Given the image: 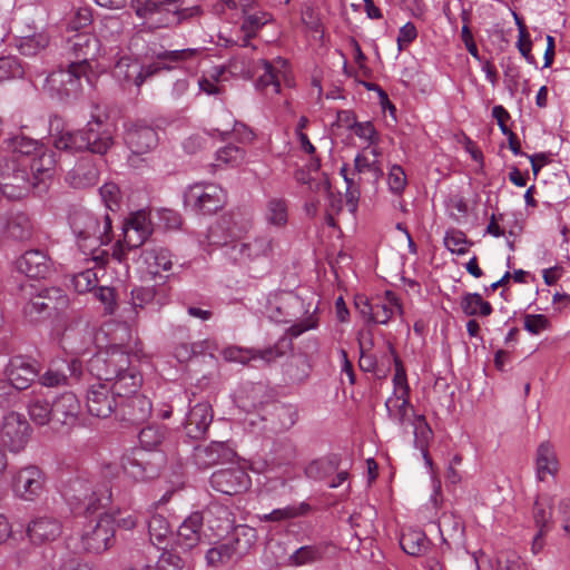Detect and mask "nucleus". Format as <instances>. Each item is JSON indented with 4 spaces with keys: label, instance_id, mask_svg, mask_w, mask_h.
Listing matches in <instances>:
<instances>
[{
    "label": "nucleus",
    "instance_id": "obj_13",
    "mask_svg": "<svg viewBox=\"0 0 570 570\" xmlns=\"http://www.w3.org/2000/svg\"><path fill=\"white\" fill-rule=\"evenodd\" d=\"M226 73L233 77H249L250 67L247 62L234 59L227 66H214L203 70L198 79L199 91L206 95H217L220 92L222 83L228 80Z\"/></svg>",
    "mask_w": 570,
    "mask_h": 570
},
{
    "label": "nucleus",
    "instance_id": "obj_26",
    "mask_svg": "<svg viewBox=\"0 0 570 570\" xmlns=\"http://www.w3.org/2000/svg\"><path fill=\"white\" fill-rule=\"evenodd\" d=\"M213 421L212 406L208 402L197 403L189 411L186 421V433L194 439L200 438Z\"/></svg>",
    "mask_w": 570,
    "mask_h": 570
},
{
    "label": "nucleus",
    "instance_id": "obj_11",
    "mask_svg": "<svg viewBox=\"0 0 570 570\" xmlns=\"http://www.w3.org/2000/svg\"><path fill=\"white\" fill-rule=\"evenodd\" d=\"M224 6L228 9H240L244 13V21L240 27L242 37L233 38V37H220L224 39L226 45H236L240 47H247L249 39L254 37L257 31L265 26L271 17L266 12L255 11L253 13L248 12V9L252 7L254 0H219Z\"/></svg>",
    "mask_w": 570,
    "mask_h": 570
},
{
    "label": "nucleus",
    "instance_id": "obj_8",
    "mask_svg": "<svg viewBox=\"0 0 570 570\" xmlns=\"http://www.w3.org/2000/svg\"><path fill=\"white\" fill-rule=\"evenodd\" d=\"M92 86L90 65L86 61L70 63L68 69L53 71L46 80L48 88L65 97H77L82 91V82Z\"/></svg>",
    "mask_w": 570,
    "mask_h": 570
},
{
    "label": "nucleus",
    "instance_id": "obj_35",
    "mask_svg": "<svg viewBox=\"0 0 570 570\" xmlns=\"http://www.w3.org/2000/svg\"><path fill=\"white\" fill-rule=\"evenodd\" d=\"M341 464L338 454H328L311 461L304 469L306 478L315 481H321L334 472H336Z\"/></svg>",
    "mask_w": 570,
    "mask_h": 570
},
{
    "label": "nucleus",
    "instance_id": "obj_58",
    "mask_svg": "<svg viewBox=\"0 0 570 570\" xmlns=\"http://www.w3.org/2000/svg\"><path fill=\"white\" fill-rule=\"evenodd\" d=\"M284 306L285 301L283 292H276L271 294L267 298L266 304L267 316L276 323L283 322Z\"/></svg>",
    "mask_w": 570,
    "mask_h": 570
},
{
    "label": "nucleus",
    "instance_id": "obj_63",
    "mask_svg": "<svg viewBox=\"0 0 570 570\" xmlns=\"http://www.w3.org/2000/svg\"><path fill=\"white\" fill-rule=\"evenodd\" d=\"M92 21V13L90 8L81 7L78 8L67 24V31L78 32L80 29L89 26Z\"/></svg>",
    "mask_w": 570,
    "mask_h": 570
},
{
    "label": "nucleus",
    "instance_id": "obj_20",
    "mask_svg": "<svg viewBox=\"0 0 570 570\" xmlns=\"http://www.w3.org/2000/svg\"><path fill=\"white\" fill-rule=\"evenodd\" d=\"M56 165L57 159L53 151L42 148L41 151L36 154L29 163L32 186L39 187L40 185H47L56 174Z\"/></svg>",
    "mask_w": 570,
    "mask_h": 570
},
{
    "label": "nucleus",
    "instance_id": "obj_38",
    "mask_svg": "<svg viewBox=\"0 0 570 570\" xmlns=\"http://www.w3.org/2000/svg\"><path fill=\"white\" fill-rule=\"evenodd\" d=\"M140 69L138 60L131 56H121L114 66L112 76L122 85H136V76Z\"/></svg>",
    "mask_w": 570,
    "mask_h": 570
},
{
    "label": "nucleus",
    "instance_id": "obj_62",
    "mask_svg": "<svg viewBox=\"0 0 570 570\" xmlns=\"http://www.w3.org/2000/svg\"><path fill=\"white\" fill-rule=\"evenodd\" d=\"M155 298V291L153 287H136L131 291V305L135 309V314L138 309L145 308L147 305L153 303Z\"/></svg>",
    "mask_w": 570,
    "mask_h": 570
},
{
    "label": "nucleus",
    "instance_id": "obj_48",
    "mask_svg": "<svg viewBox=\"0 0 570 570\" xmlns=\"http://www.w3.org/2000/svg\"><path fill=\"white\" fill-rule=\"evenodd\" d=\"M264 563L271 568L283 566L285 561V546L274 538H271L264 549Z\"/></svg>",
    "mask_w": 570,
    "mask_h": 570
},
{
    "label": "nucleus",
    "instance_id": "obj_41",
    "mask_svg": "<svg viewBox=\"0 0 570 570\" xmlns=\"http://www.w3.org/2000/svg\"><path fill=\"white\" fill-rule=\"evenodd\" d=\"M324 549L321 546H303L287 558V567L308 566L322 560Z\"/></svg>",
    "mask_w": 570,
    "mask_h": 570
},
{
    "label": "nucleus",
    "instance_id": "obj_15",
    "mask_svg": "<svg viewBox=\"0 0 570 570\" xmlns=\"http://www.w3.org/2000/svg\"><path fill=\"white\" fill-rule=\"evenodd\" d=\"M30 434V425L22 414L10 412L3 416L0 438L9 451H22L29 442Z\"/></svg>",
    "mask_w": 570,
    "mask_h": 570
},
{
    "label": "nucleus",
    "instance_id": "obj_45",
    "mask_svg": "<svg viewBox=\"0 0 570 570\" xmlns=\"http://www.w3.org/2000/svg\"><path fill=\"white\" fill-rule=\"evenodd\" d=\"M294 138L297 144V149L308 156L306 167L311 171H318L321 168V159L317 156L316 148L311 142L308 135L305 131L294 132Z\"/></svg>",
    "mask_w": 570,
    "mask_h": 570
},
{
    "label": "nucleus",
    "instance_id": "obj_31",
    "mask_svg": "<svg viewBox=\"0 0 570 570\" xmlns=\"http://www.w3.org/2000/svg\"><path fill=\"white\" fill-rule=\"evenodd\" d=\"M142 263L146 273L151 277H161L163 272H168L173 267L171 255L168 249L163 247H153L142 253Z\"/></svg>",
    "mask_w": 570,
    "mask_h": 570
},
{
    "label": "nucleus",
    "instance_id": "obj_49",
    "mask_svg": "<svg viewBox=\"0 0 570 570\" xmlns=\"http://www.w3.org/2000/svg\"><path fill=\"white\" fill-rule=\"evenodd\" d=\"M234 552L235 549L229 543L215 546L206 552L207 566L212 568L223 567L232 559Z\"/></svg>",
    "mask_w": 570,
    "mask_h": 570
},
{
    "label": "nucleus",
    "instance_id": "obj_28",
    "mask_svg": "<svg viewBox=\"0 0 570 570\" xmlns=\"http://www.w3.org/2000/svg\"><path fill=\"white\" fill-rule=\"evenodd\" d=\"M559 471V461L554 446L549 441L541 442L535 453V472L539 481L548 475L556 476Z\"/></svg>",
    "mask_w": 570,
    "mask_h": 570
},
{
    "label": "nucleus",
    "instance_id": "obj_7",
    "mask_svg": "<svg viewBox=\"0 0 570 570\" xmlns=\"http://www.w3.org/2000/svg\"><path fill=\"white\" fill-rule=\"evenodd\" d=\"M289 306L297 320L287 328V335L297 337L304 332L318 326V299L311 288L301 287L291 293Z\"/></svg>",
    "mask_w": 570,
    "mask_h": 570
},
{
    "label": "nucleus",
    "instance_id": "obj_34",
    "mask_svg": "<svg viewBox=\"0 0 570 570\" xmlns=\"http://www.w3.org/2000/svg\"><path fill=\"white\" fill-rule=\"evenodd\" d=\"M402 306L396 295L387 291L383 299L373 305L368 322L375 324H387L395 313L402 314Z\"/></svg>",
    "mask_w": 570,
    "mask_h": 570
},
{
    "label": "nucleus",
    "instance_id": "obj_4",
    "mask_svg": "<svg viewBox=\"0 0 570 570\" xmlns=\"http://www.w3.org/2000/svg\"><path fill=\"white\" fill-rule=\"evenodd\" d=\"M131 7L149 30L177 26L202 13L199 6L185 7L181 0H131Z\"/></svg>",
    "mask_w": 570,
    "mask_h": 570
},
{
    "label": "nucleus",
    "instance_id": "obj_24",
    "mask_svg": "<svg viewBox=\"0 0 570 570\" xmlns=\"http://www.w3.org/2000/svg\"><path fill=\"white\" fill-rule=\"evenodd\" d=\"M283 78L284 73L276 66L263 61L255 88L267 99H274L281 94Z\"/></svg>",
    "mask_w": 570,
    "mask_h": 570
},
{
    "label": "nucleus",
    "instance_id": "obj_30",
    "mask_svg": "<svg viewBox=\"0 0 570 570\" xmlns=\"http://www.w3.org/2000/svg\"><path fill=\"white\" fill-rule=\"evenodd\" d=\"M203 515L200 513L190 514L178 528L177 544L190 550L202 541Z\"/></svg>",
    "mask_w": 570,
    "mask_h": 570
},
{
    "label": "nucleus",
    "instance_id": "obj_50",
    "mask_svg": "<svg viewBox=\"0 0 570 570\" xmlns=\"http://www.w3.org/2000/svg\"><path fill=\"white\" fill-rule=\"evenodd\" d=\"M367 343L365 340V334L360 333L358 345H360V360L358 366L364 372H373L376 368V358L374 355L367 353L368 350L373 346L372 334L368 332L367 334Z\"/></svg>",
    "mask_w": 570,
    "mask_h": 570
},
{
    "label": "nucleus",
    "instance_id": "obj_56",
    "mask_svg": "<svg viewBox=\"0 0 570 570\" xmlns=\"http://www.w3.org/2000/svg\"><path fill=\"white\" fill-rule=\"evenodd\" d=\"M125 225L140 233L142 236H149L153 232L150 218L144 210L132 213L126 219Z\"/></svg>",
    "mask_w": 570,
    "mask_h": 570
},
{
    "label": "nucleus",
    "instance_id": "obj_10",
    "mask_svg": "<svg viewBox=\"0 0 570 570\" xmlns=\"http://www.w3.org/2000/svg\"><path fill=\"white\" fill-rule=\"evenodd\" d=\"M185 205L205 214L214 213L226 203L225 190L215 183L191 184L184 193Z\"/></svg>",
    "mask_w": 570,
    "mask_h": 570
},
{
    "label": "nucleus",
    "instance_id": "obj_42",
    "mask_svg": "<svg viewBox=\"0 0 570 570\" xmlns=\"http://www.w3.org/2000/svg\"><path fill=\"white\" fill-rule=\"evenodd\" d=\"M460 306L468 316H489L492 313V306L484 301L478 293H466L462 296Z\"/></svg>",
    "mask_w": 570,
    "mask_h": 570
},
{
    "label": "nucleus",
    "instance_id": "obj_16",
    "mask_svg": "<svg viewBox=\"0 0 570 570\" xmlns=\"http://www.w3.org/2000/svg\"><path fill=\"white\" fill-rule=\"evenodd\" d=\"M199 55L198 49H183L164 51L157 55V61L148 66H141L136 76V87L140 88L147 78L154 76L159 70L171 69L188 60L195 59Z\"/></svg>",
    "mask_w": 570,
    "mask_h": 570
},
{
    "label": "nucleus",
    "instance_id": "obj_36",
    "mask_svg": "<svg viewBox=\"0 0 570 570\" xmlns=\"http://www.w3.org/2000/svg\"><path fill=\"white\" fill-rule=\"evenodd\" d=\"M400 544L405 553L420 557L428 551L430 541L423 531L410 529L402 533Z\"/></svg>",
    "mask_w": 570,
    "mask_h": 570
},
{
    "label": "nucleus",
    "instance_id": "obj_57",
    "mask_svg": "<svg viewBox=\"0 0 570 570\" xmlns=\"http://www.w3.org/2000/svg\"><path fill=\"white\" fill-rule=\"evenodd\" d=\"M22 75L23 68L16 57L0 58V82L13 78H19Z\"/></svg>",
    "mask_w": 570,
    "mask_h": 570
},
{
    "label": "nucleus",
    "instance_id": "obj_59",
    "mask_svg": "<svg viewBox=\"0 0 570 570\" xmlns=\"http://www.w3.org/2000/svg\"><path fill=\"white\" fill-rule=\"evenodd\" d=\"M497 570H528L527 563L515 551H504L498 556Z\"/></svg>",
    "mask_w": 570,
    "mask_h": 570
},
{
    "label": "nucleus",
    "instance_id": "obj_60",
    "mask_svg": "<svg viewBox=\"0 0 570 570\" xmlns=\"http://www.w3.org/2000/svg\"><path fill=\"white\" fill-rule=\"evenodd\" d=\"M224 450L223 443H213L208 446L197 450L196 458L200 465L209 466L220 459V452Z\"/></svg>",
    "mask_w": 570,
    "mask_h": 570
},
{
    "label": "nucleus",
    "instance_id": "obj_51",
    "mask_svg": "<svg viewBox=\"0 0 570 570\" xmlns=\"http://www.w3.org/2000/svg\"><path fill=\"white\" fill-rule=\"evenodd\" d=\"M390 351L393 356L394 365H395V374L393 377L394 395H409L410 387L407 384L405 368L402 364L401 358L399 357V355L396 354V352L392 345H390Z\"/></svg>",
    "mask_w": 570,
    "mask_h": 570
},
{
    "label": "nucleus",
    "instance_id": "obj_64",
    "mask_svg": "<svg viewBox=\"0 0 570 570\" xmlns=\"http://www.w3.org/2000/svg\"><path fill=\"white\" fill-rule=\"evenodd\" d=\"M100 196L105 206L115 212L119 208L120 190L114 183H107L100 188Z\"/></svg>",
    "mask_w": 570,
    "mask_h": 570
},
{
    "label": "nucleus",
    "instance_id": "obj_25",
    "mask_svg": "<svg viewBox=\"0 0 570 570\" xmlns=\"http://www.w3.org/2000/svg\"><path fill=\"white\" fill-rule=\"evenodd\" d=\"M53 422L72 426L78 421L80 402L73 393H63L52 404Z\"/></svg>",
    "mask_w": 570,
    "mask_h": 570
},
{
    "label": "nucleus",
    "instance_id": "obj_21",
    "mask_svg": "<svg viewBox=\"0 0 570 570\" xmlns=\"http://www.w3.org/2000/svg\"><path fill=\"white\" fill-rule=\"evenodd\" d=\"M37 375L36 365L21 356L11 358L6 368V376L16 390L29 387Z\"/></svg>",
    "mask_w": 570,
    "mask_h": 570
},
{
    "label": "nucleus",
    "instance_id": "obj_33",
    "mask_svg": "<svg viewBox=\"0 0 570 570\" xmlns=\"http://www.w3.org/2000/svg\"><path fill=\"white\" fill-rule=\"evenodd\" d=\"M66 180L75 188L94 186L98 180V169L90 158H83L67 174Z\"/></svg>",
    "mask_w": 570,
    "mask_h": 570
},
{
    "label": "nucleus",
    "instance_id": "obj_43",
    "mask_svg": "<svg viewBox=\"0 0 570 570\" xmlns=\"http://www.w3.org/2000/svg\"><path fill=\"white\" fill-rule=\"evenodd\" d=\"M389 417L399 425H404L409 417L410 400L409 395H394L385 402Z\"/></svg>",
    "mask_w": 570,
    "mask_h": 570
},
{
    "label": "nucleus",
    "instance_id": "obj_55",
    "mask_svg": "<svg viewBox=\"0 0 570 570\" xmlns=\"http://www.w3.org/2000/svg\"><path fill=\"white\" fill-rule=\"evenodd\" d=\"M445 247L458 255L465 254L472 243L468 240L464 233L461 230L452 229L446 233L444 237Z\"/></svg>",
    "mask_w": 570,
    "mask_h": 570
},
{
    "label": "nucleus",
    "instance_id": "obj_5",
    "mask_svg": "<svg viewBox=\"0 0 570 570\" xmlns=\"http://www.w3.org/2000/svg\"><path fill=\"white\" fill-rule=\"evenodd\" d=\"M111 226L109 215L98 217L87 210H76L70 216V227L85 254H92L111 240Z\"/></svg>",
    "mask_w": 570,
    "mask_h": 570
},
{
    "label": "nucleus",
    "instance_id": "obj_18",
    "mask_svg": "<svg viewBox=\"0 0 570 570\" xmlns=\"http://www.w3.org/2000/svg\"><path fill=\"white\" fill-rule=\"evenodd\" d=\"M212 487L224 494L234 495L248 489L250 479L240 466L215 471L210 476Z\"/></svg>",
    "mask_w": 570,
    "mask_h": 570
},
{
    "label": "nucleus",
    "instance_id": "obj_27",
    "mask_svg": "<svg viewBox=\"0 0 570 570\" xmlns=\"http://www.w3.org/2000/svg\"><path fill=\"white\" fill-rule=\"evenodd\" d=\"M68 49L79 59L86 61L97 58L100 51L99 39L89 32H77L68 39Z\"/></svg>",
    "mask_w": 570,
    "mask_h": 570
},
{
    "label": "nucleus",
    "instance_id": "obj_19",
    "mask_svg": "<svg viewBox=\"0 0 570 570\" xmlns=\"http://www.w3.org/2000/svg\"><path fill=\"white\" fill-rule=\"evenodd\" d=\"M125 141L134 154L142 155L157 146L158 137L151 127L142 124H132L126 131Z\"/></svg>",
    "mask_w": 570,
    "mask_h": 570
},
{
    "label": "nucleus",
    "instance_id": "obj_23",
    "mask_svg": "<svg viewBox=\"0 0 570 570\" xmlns=\"http://www.w3.org/2000/svg\"><path fill=\"white\" fill-rule=\"evenodd\" d=\"M17 268L30 278H46L51 273V263L41 250H28L18 261Z\"/></svg>",
    "mask_w": 570,
    "mask_h": 570
},
{
    "label": "nucleus",
    "instance_id": "obj_54",
    "mask_svg": "<svg viewBox=\"0 0 570 570\" xmlns=\"http://www.w3.org/2000/svg\"><path fill=\"white\" fill-rule=\"evenodd\" d=\"M71 282L76 292L80 294L87 293L96 287L98 283V273L92 268H88L75 274Z\"/></svg>",
    "mask_w": 570,
    "mask_h": 570
},
{
    "label": "nucleus",
    "instance_id": "obj_46",
    "mask_svg": "<svg viewBox=\"0 0 570 570\" xmlns=\"http://www.w3.org/2000/svg\"><path fill=\"white\" fill-rule=\"evenodd\" d=\"M8 148L14 155L19 154L21 156H30L38 154L45 147L37 140L28 138L23 135H17L8 140Z\"/></svg>",
    "mask_w": 570,
    "mask_h": 570
},
{
    "label": "nucleus",
    "instance_id": "obj_14",
    "mask_svg": "<svg viewBox=\"0 0 570 570\" xmlns=\"http://www.w3.org/2000/svg\"><path fill=\"white\" fill-rule=\"evenodd\" d=\"M43 484L45 475L41 470L29 465L21 468L12 475L11 490L20 500L32 502L42 494Z\"/></svg>",
    "mask_w": 570,
    "mask_h": 570
},
{
    "label": "nucleus",
    "instance_id": "obj_22",
    "mask_svg": "<svg viewBox=\"0 0 570 570\" xmlns=\"http://www.w3.org/2000/svg\"><path fill=\"white\" fill-rule=\"evenodd\" d=\"M61 532V522L51 515L37 517L30 521L27 528L30 540L36 543L53 541Z\"/></svg>",
    "mask_w": 570,
    "mask_h": 570
},
{
    "label": "nucleus",
    "instance_id": "obj_40",
    "mask_svg": "<svg viewBox=\"0 0 570 570\" xmlns=\"http://www.w3.org/2000/svg\"><path fill=\"white\" fill-rule=\"evenodd\" d=\"M49 45V36L46 31L23 33L17 38V48L24 56H35Z\"/></svg>",
    "mask_w": 570,
    "mask_h": 570
},
{
    "label": "nucleus",
    "instance_id": "obj_37",
    "mask_svg": "<svg viewBox=\"0 0 570 570\" xmlns=\"http://www.w3.org/2000/svg\"><path fill=\"white\" fill-rule=\"evenodd\" d=\"M149 236H142L140 233L132 230V228L122 226V239H119L112 249V257L119 263L126 258L127 252L139 247L145 243Z\"/></svg>",
    "mask_w": 570,
    "mask_h": 570
},
{
    "label": "nucleus",
    "instance_id": "obj_17",
    "mask_svg": "<svg viewBox=\"0 0 570 570\" xmlns=\"http://www.w3.org/2000/svg\"><path fill=\"white\" fill-rule=\"evenodd\" d=\"M121 402L111 391V385L100 380L87 392L88 412L97 417H108Z\"/></svg>",
    "mask_w": 570,
    "mask_h": 570
},
{
    "label": "nucleus",
    "instance_id": "obj_12",
    "mask_svg": "<svg viewBox=\"0 0 570 570\" xmlns=\"http://www.w3.org/2000/svg\"><path fill=\"white\" fill-rule=\"evenodd\" d=\"M26 164L20 160H7L0 166V191L9 199L23 197L32 186Z\"/></svg>",
    "mask_w": 570,
    "mask_h": 570
},
{
    "label": "nucleus",
    "instance_id": "obj_32",
    "mask_svg": "<svg viewBox=\"0 0 570 570\" xmlns=\"http://www.w3.org/2000/svg\"><path fill=\"white\" fill-rule=\"evenodd\" d=\"M283 351L279 346H275L274 348H267L262 352H256L252 350H243L239 347L230 346L223 351V356L225 360L230 362H238L242 364H246L250 361L262 360L265 362H271L275 357L282 356Z\"/></svg>",
    "mask_w": 570,
    "mask_h": 570
},
{
    "label": "nucleus",
    "instance_id": "obj_1",
    "mask_svg": "<svg viewBox=\"0 0 570 570\" xmlns=\"http://www.w3.org/2000/svg\"><path fill=\"white\" fill-rule=\"evenodd\" d=\"M89 368L99 380L111 385V391L120 402L137 393L142 383L138 370L119 344L110 343L89 361Z\"/></svg>",
    "mask_w": 570,
    "mask_h": 570
},
{
    "label": "nucleus",
    "instance_id": "obj_6",
    "mask_svg": "<svg viewBox=\"0 0 570 570\" xmlns=\"http://www.w3.org/2000/svg\"><path fill=\"white\" fill-rule=\"evenodd\" d=\"M86 517L77 515L76 523L82 527L79 537L85 551L101 553L115 541V515L104 513L96 520L86 521Z\"/></svg>",
    "mask_w": 570,
    "mask_h": 570
},
{
    "label": "nucleus",
    "instance_id": "obj_61",
    "mask_svg": "<svg viewBox=\"0 0 570 570\" xmlns=\"http://www.w3.org/2000/svg\"><path fill=\"white\" fill-rule=\"evenodd\" d=\"M266 219L275 226L285 224V203L282 198H275L268 202L266 208Z\"/></svg>",
    "mask_w": 570,
    "mask_h": 570
},
{
    "label": "nucleus",
    "instance_id": "obj_2",
    "mask_svg": "<svg viewBox=\"0 0 570 570\" xmlns=\"http://www.w3.org/2000/svg\"><path fill=\"white\" fill-rule=\"evenodd\" d=\"M248 224L238 223L229 217H222L208 229V242L213 245L225 246L230 259L245 263L266 255L271 244L263 237L247 236Z\"/></svg>",
    "mask_w": 570,
    "mask_h": 570
},
{
    "label": "nucleus",
    "instance_id": "obj_47",
    "mask_svg": "<svg viewBox=\"0 0 570 570\" xmlns=\"http://www.w3.org/2000/svg\"><path fill=\"white\" fill-rule=\"evenodd\" d=\"M28 412L32 422L38 425H45L53 421L52 405L42 399H33L28 406Z\"/></svg>",
    "mask_w": 570,
    "mask_h": 570
},
{
    "label": "nucleus",
    "instance_id": "obj_9",
    "mask_svg": "<svg viewBox=\"0 0 570 570\" xmlns=\"http://www.w3.org/2000/svg\"><path fill=\"white\" fill-rule=\"evenodd\" d=\"M65 497L76 513L80 514V510L87 513L95 512L99 507L107 505L111 500V490L104 485L98 493L92 489L91 482L83 479H76L65 492Z\"/></svg>",
    "mask_w": 570,
    "mask_h": 570
},
{
    "label": "nucleus",
    "instance_id": "obj_29",
    "mask_svg": "<svg viewBox=\"0 0 570 570\" xmlns=\"http://www.w3.org/2000/svg\"><path fill=\"white\" fill-rule=\"evenodd\" d=\"M166 501L167 499L164 497L161 501L154 503L148 509V532L150 535V540L155 546L166 543L171 535V527L167 518L163 513L157 511L160 503Z\"/></svg>",
    "mask_w": 570,
    "mask_h": 570
},
{
    "label": "nucleus",
    "instance_id": "obj_53",
    "mask_svg": "<svg viewBox=\"0 0 570 570\" xmlns=\"http://www.w3.org/2000/svg\"><path fill=\"white\" fill-rule=\"evenodd\" d=\"M216 160L220 164L237 167L245 160V151L234 145H227L216 153Z\"/></svg>",
    "mask_w": 570,
    "mask_h": 570
},
{
    "label": "nucleus",
    "instance_id": "obj_3",
    "mask_svg": "<svg viewBox=\"0 0 570 570\" xmlns=\"http://www.w3.org/2000/svg\"><path fill=\"white\" fill-rule=\"evenodd\" d=\"M57 149L81 151L88 149L96 154H105L112 145V131L107 124V115L98 106L91 112L90 120L82 130H62L53 140Z\"/></svg>",
    "mask_w": 570,
    "mask_h": 570
},
{
    "label": "nucleus",
    "instance_id": "obj_44",
    "mask_svg": "<svg viewBox=\"0 0 570 570\" xmlns=\"http://www.w3.org/2000/svg\"><path fill=\"white\" fill-rule=\"evenodd\" d=\"M414 444L423 452V456L428 464H431V459L428 453L429 441L432 438V429L425 420L424 415H415L414 421Z\"/></svg>",
    "mask_w": 570,
    "mask_h": 570
},
{
    "label": "nucleus",
    "instance_id": "obj_39",
    "mask_svg": "<svg viewBox=\"0 0 570 570\" xmlns=\"http://www.w3.org/2000/svg\"><path fill=\"white\" fill-rule=\"evenodd\" d=\"M124 469L129 478L138 482L151 480L159 473V465L136 458H128L124 463Z\"/></svg>",
    "mask_w": 570,
    "mask_h": 570
},
{
    "label": "nucleus",
    "instance_id": "obj_52",
    "mask_svg": "<svg viewBox=\"0 0 570 570\" xmlns=\"http://www.w3.org/2000/svg\"><path fill=\"white\" fill-rule=\"evenodd\" d=\"M165 429L161 426H147L139 433V442L145 450H155L165 439Z\"/></svg>",
    "mask_w": 570,
    "mask_h": 570
}]
</instances>
